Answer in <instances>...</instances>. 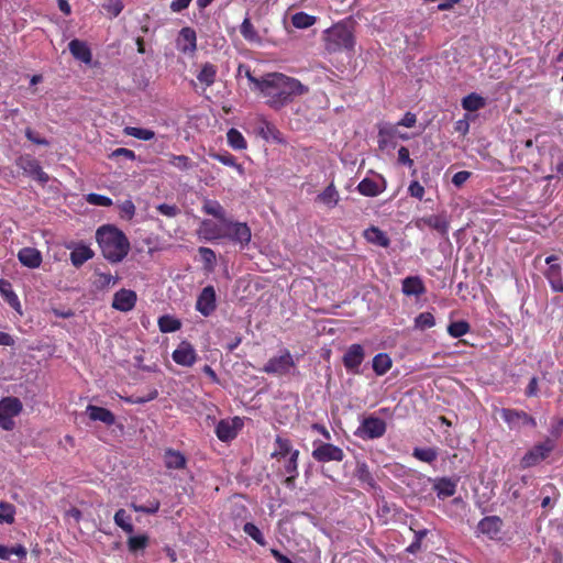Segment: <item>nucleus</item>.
<instances>
[{"instance_id":"obj_6","label":"nucleus","mask_w":563,"mask_h":563,"mask_svg":"<svg viewBox=\"0 0 563 563\" xmlns=\"http://www.w3.org/2000/svg\"><path fill=\"white\" fill-rule=\"evenodd\" d=\"M296 367V362L289 350L284 349L278 356L271 357L263 367V372L269 375L285 376Z\"/></svg>"},{"instance_id":"obj_9","label":"nucleus","mask_w":563,"mask_h":563,"mask_svg":"<svg viewBox=\"0 0 563 563\" xmlns=\"http://www.w3.org/2000/svg\"><path fill=\"white\" fill-rule=\"evenodd\" d=\"M224 224V239H229L242 246L247 245L251 241L252 233L250 227L245 222H234L227 219Z\"/></svg>"},{"instance_id":"obj_8","label":"nucleus","mask_w":563,"mask_h":563,"mask_svg":"<svg viewBox=\"0 0 563 563\" xmlns=\"http://www.w3.org/2000/svg\"><path fill=\"white\" fill-rule=\"evenodd\" d=\"M15 163L24 174L37 180L42 185H45L49 180L48 175L42 169L40 162L35 157L29 154L21 155L18 157Z\"/></svg>"},{"instance_id":"obj_60","label":"nucleus","mask_w":563,"mask_h":563,"mask_svg":"<svg viewBox=\"0 0 563 563\" xmlns=\"http://www.w3.org/2000/svg\"><path fill=\"white\" fill-rule=\"evenodd\" d=\"M298 459H299V451L295 450L294 452H291V455L289 456L288 461L286 462V464L284 466L285 472L288 475H299Z\"/></svg>"},{"instance_id":"obj_32","label":"nucleus","mask_w":563,"mask_h":563,"mask_svg":"<svg viewBox=\"0 0 563 563\" xmlns=\"http://www.w3.org/2000/svg\"><path fill=\"white\" fill-rule=\"evenodd\" d=\"M423 222L431 229L439 232L442 236H446L450 222L448 221L445 216L442 214H431L423 219Z\"/></svg>"},{"instance_id":"obj_49","label":"nucleus","mask_w":563,"mask_h":563,"mask_svg":"<svg viewBox=\"0 0 563 563\" xmlns=\"http://www.w3.org/2000/svg\"><path fill=\"white\" fill-rule=\"evenodd\" d=\"M413 325L415 329L420 331L430 329L435 325L434 316L429 311L421 312L415 318Z\"/></svg>"},{"instance_id":"obj_44","label":"nucleus","mask_w":563,"mask_h":563,"mask_svg":"<svg viewBox=\"0 0 563 563\" xmlns=\"http://www.w3.org/2000/svg\"><path fill=\"white\" fill-rule=\"evenodd\" d=\"M240 33L250 43H258L261 41L257 31L255 30L254 25L251 22V19L246 16L241 26H240Z\"/></svg>"},{"instance_id":"obj_61","label":"nucleus","mask_w":563,"mask_h":563,"mask_svg":"<svg viewBox=\"0 0 563 563\" xmlns=\"http://www.w3.org/2000/svg\"><path fill=\"white\" fill-rule=\"evenodd\" d=\"M563 431V418L559 419L556 423L551 426L550 429V435L547 437L544 440H552L553 441V448H556L558 440L560 439Z\"/></svg>"},{"instance_id":"obj_62","label":"nucleus","mask_w":563,"mask_h":563,"mask_svg":"<svg viewBox=\"0 0 563 563\" xmlns=\"http://www.w3.org/2000/svg\"><path fill=\"white\" fill-rule=\"evenodd\" d=\"M103 8L112 16H118L122 12L124 5L121 0H106V2L103 3Z\"/></svg>"},{"instance_id":"obj_40","label":"nucleus","mask_w":563,"mask_h":563,"mask_svg":"<svg viewBox=\"0 0 563 563\" xmlns=\"http://www.w3.org/2000/svg\"><path fill=\"white\" fill-rule=\"evenodd\" d=\"M275 445L276 450L272 453V457L274 459H280L285 457L287 455H291V452H294L296 449H292L291 441L286 438H282L279 435L275 439Z\"/></svg>"},{"instance_id":"obj_21","label":"nucleus","mask_w":563,"mask_h":563,"mask_svg":"<svg viewBox=\"0 0 563 563\" xmlns=\"http://www.w3.org/2000/svg\"><path fill=\"white\" fill-rule=\"evenodd\" d=\"M401 291L406 296L420 297L426 294L427 289L421 277L408 276L401 282Z\"/></svg>"},{"instance_id":"obj_39","label":"nucleus","mask_w":563,"mask_h":563,"mask_svg":"<svg viewBox=\"0 0 563 563\" xmlns=\"http://www.w3.org/2000/svg\"><path fill=\"white\" fill-rule=\"evenodd\" d=\"M227 142L229 146L235 151H242L247 147V142L243 134L234 128H231L227 132Z\"/></svg>"},{"instance_id":"obj_52","label":"nucleus","mask_w":563,"mask_h":563,"mask_svg":"<svg viewBox=\"0 0 563 563\" xmlns=\"http://www.w3.org/2000/svg\"><path fill=\"white\" fill-rule=\"evenodd\" d=\"M95 276L93 285L97 289H106L118 282V277L112 276L110 273L96 272Z\"/></svg>"},{"instance_id":"obj_48","label":"nucleus","mask_w":563,"mask_h":563,"mask_svg":"<svg viewBox=\"0 0 563 563\" xmlns=\"http://www.w3.org/2000/svg\"><path fill=\"white\" fill-rule=\"evenodd\" d=\"M450 336L457 339L471 331V325L465 320L453 321L448 325L446 329Z\"/></svg>"},{"instance_id":"obj_33","label":"nucleus","mask_w":563,"mask_h":563,"mask_svg":"<svg viewBox=\"0 0 563 563\" xmlns=\"http://www.w3.org/2000/svg\"><path fill=\"white\" fill-rule=\"evenodd\" d=\"M384 189L385 185L379 187L375 180L367 177L362 179L357 185V191L365 197H376L383 192Z\"/></svg>"},{"instance_id":"obj_53","label":"nucleus","mask_w":563,"mask_h":563,"mask_svg":"<svg viewBox=\"0 0 563 563\" xmlns=\"http://www.w3.org/2000/svg\"><path fill=\"white\" fill-rule=\"evenodd\" d=\"M15 515V507L7 501H0V523H13Z\"/></svg>"},{"instance_id":"obj_24","label":"nucleus","mask_w":563,"mask_h":563,"mask_svg":"<svg viewBox=\"0 0 563 563\" xmlns=\"http://www.w3.org/2000/svg\"><path fill=\"white\" fill-rule=\"evenodd\" d=\"M163 459L167 470H184L187 465L186 456L180 451L172 448L164 451Z\"/></svg>"},{"instance_id":"obj_13","label":"nucleus","mask_w":563,"mask_h":563,"mask_svg":"<svg viewBox=\"0 0 563 563\" xmlns=\"http://www.w3.org/2000/svg\"><path fill=\"white\" fill-rule=\"evenodd\" d=\"M217 308V295L214 287L209 285L206 286L199 294L196 301V309L203 317H209L214 312Z\"/></svg>"},{"instance_id":"obj_55","label":"nucleus","mask_w":563,"mask_h":563,"mask_svg":"<svg viewBox=\"0 0 563 563\" xmlns=\"http://www.w3.org/2000/svg\"><path fill=\"white\" fill-rule=\"evenodd\" d=\"M205 265V269L212 271L216 264V253L209 247L201 246L198 250Z\"/></svg>"},{"instance_id":"obj_20","label":"nucleus","mask_w":563,"mask_h":563,"mask_svg":"<svg viewBox=\"0 0 563 563\" xmlns=\"http://www.w3.org/2000/svg\"><path fill=\"white\" fill-rule=\"evenodd\" d=\"M86 412L88 413L89 419L91 421H101L108 427L115 423L114 413L107 408L95 405H88L86 408Z\"/></svg>"},{"instance_id":"obj_51","label":"nucleus","mask_w":563,"mask_h":563,"mask_svg":"<svg viewBox=\"0 0 563 563\" xmlns=\"http://www.w3.org/2000/svg\"><path fill=\"white\" fill-rule=\"evenodd\" d=\"M412 456L417 460L426 463H433L438 457V451L433 448H415L412 452Z\"/></svg>"},{"instance_id":"obj_63","label":"nucleus","mask_w":563,"mask_h":563,"mask_svg":"<svg viewBox=\"0 0 563 563\" xmlns=\"http://www.w3.org/2000/svg\"><path fill=\"white\" fill-rule=\"evenodd\" d=\"M156 210L167 218H175L180 213V209L176 205L161 203Z\"/></svg>"},{"instance_id":"obj_22","label":"nucleus","mask_w":563,"mask_h":563,"mask_svg":"<svg viewBox=\"0 0 563 563\" xmlns=\"http://www.w3.org/2000/svg\"><path fill=\"white\" fill-rule=\"evenodd\" d=\"M456 487L457 481L450 477H439L433 484V490L440 499L452 497L456 493Z\"/></svg>"},{"instance_id":"obj_10","label":"nucleus","mask_w":563,"mask_h":563,"mask_svg":"<svg viewBox=\"0 0 563 563\" xmlns=\"http://www.w3.org/2000/svg\"><path fill=\"white\" fill-rule=\"evenodd\" d=\"M545 263L548 264V269L545 271L544 276L548 279L552 290L556 292H563V272L561 265L559 264V257L555 255H550L545 258Z\"/></svg>"},{"instance_id":"obj_45","label":"nucleus","mask_w":563,"mask_h":563,"mask_svg":"<svg viewBox=\"0 0 563 563\" xmlns=\"http://www.w3.org/2000/svg\"><path fill=\"white\" fill-rule=\"evenodd\" d=\"M168 157H169L168 163L172 166H174L175 168H177L178 170L187 172L195 167V163L187 155L169 154Z\"/></svg>"},{"instance_id":"obj_3","label":"nucleus","mask_w":563,"mask_h":563,"mask_svg":"<svg viewBox=\"0 0 563 563\" xmlns=\"http://www.w3.org/2000/svg\"><path fill=\"white\" fill-rule=\"evenodd\" d=\"M324 49L329 54L341 52L353 53L355 36L352 25L347 22H339L327 29L322 36Z\"/></svg>"},{"instance_id":"obj_29","label":"nucleus","mask_w":563,"mask_h":563,"mask_svg":"<svg viewBox=\"0 0 563 563\" xmlns=\"http://www.w3.org/2000/svg\"><path fill=\"white\" fill-rule=\"evenodd\" d=\"M69 52L71 55L86 64L91 62L92 55L88 45L80 40H71L68 44Z\"/></svg>"},{"instance_id":"obj_47","label":"nucleus","mask_w":563,"mask_h":563,"mask_svg":"<svg viewBox=\"0 0 563 563\" xmlns=\"http://www.w3.org/2000/svg\"><path fill=\"white\" fill-rule=\"evenodd\" d=\"M355 476L360 482L367 484L372 488L375 487V479L365 462H357Z\"/></svg>"},{"instance_id":"obj_5","label":"nucleus","mask_w":563,"mask_h":563,"mask_svg":"<svg viewBox=\"0 0 563 563\" xmlns=\"http://www.w3.org/2000/svg\"><path fill=\"white\" fill-rule=\"evenodd\" d=\"M552 440H543L529 449L520 460V467L526 470L539 465L554 451Z\"/></svg>"},{"instance_id":"obj_36","label":"nucleus","mask_w":563,"mask_h":563,"mask_svg":"<svg viewBox=\"0 0 563 563\" xmlns=\"http://www.w3.org/2000/svg\"><path fill=\"white\" fill-rule=\"evenodd\" d=\"M217 73V67L213 64L205 63L197 75V79L206 87H210L216 81Z\"/></svg>"},{"instance_id":"obj_14","label":"nucleus","mask_w":563,"mask_h":563,"mask_svg":"<svg viewBox=\"0 0 563 563\" xmlns=\"http://www.w3.org/2000/svg\"><path fill=\"white\" fill-rule=\"evenodd\" d=\"M504 521L498 516H487L479 520L477 531L490 540H500Z\"/></svg>"},{"instance_id":"obj_58","label":"nucleus","mask_w":563,"mask_h":563,"mask_svg":"<svg viewBox=\"0 0 563 563\" xmlns=\"http://www.w3.org/2000/svg\"><path fill=\"white\" fill-rule=\"evenodd\" d=\"M157 396H158L157 389L153 388L145 396L131 395V396L124 397L123 400L125 402L132 404V405H134V404H145V402H148L151 400L156 399Z\"/></svg>"},{"instance_id":"obj_46","label":"nucleus","mask_w":563,"mask_h":563,"mask_svg":"<svg viewBox=\"0 0 563 563\" xmlns=\"http://www.w3.org/2000/svg\"><path fill=\"white\" fill-rule=\"evenodd\" d=\"M317 22L314 15H310L303 11L297 12L291 16V23L296 29H308Z\"/></svg>"},{"instance_id":"obj_19","label":"nucleus","mask_w":563,"mask_h":563,"mask_svg":"<svg viewBox=\"0 0 563 563\" xmlns=\"http://www.w3.org/2000/svg\"><path fill=\"white\" fill-rule=\"evenodd\" d=\"M177 47L184 54H192L197 49L196 31L189 26L183 27L177 38Z\"/></svg>"},{"instance_id":"obj_27","label":"nucleus","mask_w":563,"mask_h":563,"mask_svg":"<svg viewBox=\"0 0 563 563\" xmlns=\"http://www.w3.org/2000/svg\"><path fill=\"white\" fill-rule=\"evenodd\" d=\"M0 295L12 309H14L19 313H22V306L19 300V297L14 292L12 285L9 280L0 279Z\"/></svg>"},{"instance_id":"obj_43","label":"nucleus","mask_w":563,"mask_h":563,"mask_svg":"<svg viewBox=\"0 0 563 563\" xmlns=\"http://www.w3.org/2000/svg\"><path fill=\"white\" fill-rule=\"evenodd\" d=\"M128 549L131 553H136L146 549L150 544V538L147 534L131 536L128 539Z\"/></svg>"},{"instance_id":"obj_59","label":"nucleus","mask_w":563,"mask_h":563,"mask_svg":"<svg viewBox=\"0 0 563 563\" xmlns=\"http://www.w3.org/2000/svg\"><path fill=\"white\" fill-rule=\"evenodd\" d=\"M86 200L90 205L100 206V207H110L113 203L111 198L103 196V195L93 194V192L87 195Z\"/></svg>"},{"instance_id":"obj_37","label":"nucleus","mask_w":563,"mask_h":563,"mask_svg":"<svg viewBox=\"0 0 563 563\" xmlns=\"http://www.w3.org/2000/svg\"><path fill=\"white\" fill-rule=\"evenodd\" d=\"M393 366V361L387 353H378L373 358V371L376 375H385Z\"/></svg>"},{"instance_id":"obj_42","label":"nucleus","mask_w":563,"mask_h":563,"mask_svg":"<svg viewBox=\"0 0 563 563\" xmlns=\"http://www.w3.org/2000/svg\"><path fill=\"white\" fill-rule=\"evenodd\" d=\"M158 328L163 333H172L181 328V322L173 316L164 314L158 319Z\"/></svg>"},{"instance_id":"obj_4","label":"nucleus","mask_w":563,"mask_h":563,"mask_svg":"<svg viewBox=\"0 0 563 563\" xmlns=\"http://www.w3.org/2000/svg\"><path fill=\"white\" fill-rule=\"evenodd\" d=\"M386 431H387L386 421L379 417L369 415L362 419L360 426L354 431V435L364 441H368V440H375V439H379V438L384 437Z\"/></svg>"},{"instance_id":"obj_34","label":"nucleus","mask_w":563,"mask_h":563,"mask_svg":"<svg viewBox=\"0 0 563 563\" xmlns=\"http://www.w3.org/2000/svg\"><path fill=\"white\" fill-rule=\"evenodd\" d=\"M461 104L464 110L474 112L486 106V99L476 92H471L462 99Z\"/></svg>"},{"instance_id":"obj_64","label":"nucleus","mask_w":563,"mask_h":563,"mask_svg":"<svg viewBox=\"0 0 563 563\" xmlns=\"http://www.w3.org/2000/svg\"><path fill=\"white\" fill-rule=\"evenodd\" d=\"M408 192L411 197L422 200L424 188L418 180H412L408 187Z\"/></svg>"},{"instance_id":"obj_30","label":"nucleus","mask_w":563,"mask_h":563,"mask_svg":"<svg viewBox=\"0 0 563 563\" xmlns=\"http://www.w3.org/2000/svg\"><path fill=\"white\" fill-rule=\"evenodd\" d=\"M364 238L368 243L382 246V247H388L390 244L389 238L386 235L384 231H382L377 227H371L364 231Z\"/></svg>"},{"instance_id":"obj_54","label":"nucleus","mask_w":563,"mask_h":563,"mask_svg":"<svg viewBox=\"0 0 563 563\" xmlns=\"http://www.w3.org/2000/svg\"><path fill=\"white\" fill-rule=\"evenodd\" d=\"M243 531L245 534H247L250 538H252L257 544H260L262 547H264L266 544V541H265V538H264L262 531L253 522H246L243 526Z\"/></svg>"},{"instance_id":"obj_38","label":"nucleus","mask_w":563,"mask_h":563,"mask_svg":"<svg viewBox=\"0 0 563 563\" xmlns=\"http://www.w3.org/2000/svg\"><path fill=\"white\" fill-rule=\"evenodd\" d=\"M114 523L120 527L125 533L132 534L134 532V526L132 523V517L125 509L120 508L115 511L113 517Z\"/></svg>"},{"instance_id":"obj_18","label":"nucleus","mask_w":563,"mask_h":563,"mask_svg":"<svg viewBox=\"0 0 563 563\" xmlns=\"http://www.w3.org/2000/svg\"><path fill=\"white\" fill-rule=\"evenodd\" d=\"M136 301L137 295L134 290L122 288L114 294L112 308L121 312H129L134 309Z\"/></svg>"},{"instance_id":"obj_35","label":"nucleus","mask_w":563,"mask_h":563,"mask_svg":"<svg viewBox=\"0 0 563 563\" xmlns=\"http://www.w3.org/2000/svg\"><path fill=\"white\" fill-rule=\"evenodd\" d=\"M209 156L225 166L233 167L240 175H244V167L236 162L235 156H233L231 153L227 151L223 153L211 152Z\"/></svg>"},{"instance_id":"obj_2","label":"nucleus","mask_w":563,"mask_h":563,"mask_svg":"<svg viewBox=\"0 0 563 563\" xmlns=\"http://www.w3.org/2000/svg\"><path fill=\"white\" fill-rule=\"evenodd\" d=\"M96 241L102 256L111 264L122 262L131 249L125 233L114 224L99 227L96 231Z\"/></svg>"},{"instance_id":"obj_50","label":"nucleus","mask_w":563,"mask_h":563,"mask_svg":"<svg viewBox=\"0 0 563 563\" xmlns=\"http://www.w3.org/2000/svg\"><path fill=\"white\" fill-rule=\"evenodd\" d=\"M123 133L128 136H133L142 141H150L155 136L154 131L136 126H125L123 129Z\"/></svg>"},{"instance_id":"obj_28","label":"nucleus","mask_w":563,"mask_h":563,"mask_svg":"<svg viewBox=\"0 0 563 563\" xmlns=\"http://www.w3.org/2000/svg\"><path fill=\"white\" fill-rule=\"evenodd\" d=\"M93 256L95 252L88 245L79 243L70 252V262L75 267L79 268Z\"/></svg>"},{"instance_id":"obj_12","label":"nucleus","mask_w":563,"mask_h":563,"mask_svg":"<svg viewBox=\"0 0 563 563\" xmlns=\"http://www.w3.org/2000/svg\"><path fill=\"white\" fill-rule=\"evenodd\" d=\"M408 140V134H402L397 130V125L384 124L378 129V147L385 150L388 147L395 148L397 139Z\"/></svg>"},{"instance_id":"obj_41","label":"nucleus","mask_w":563,"mask_h":563,"mask_svg":"<svg viewBox=\"0 0 563 563\" xmlns=\"http://www.w3.org/2000/svg\"><path fill=\"white\" fill-rule=\"evenodd\" d=\"M202 211L206 214L212 216L220 220L222 223L227 221L225 210L217 200H207L202 206Z\"/></svg>"},{"instance_id":"obj_26","label":"nucleus","mask_w":563,"mask_h":563,"mask_svg":"<svg viewBox=\"0 0 563 563\" xmlns=\"http://www.w3.org/2000/svg\"><path fill=\"white\" fill-rule=\"evenodd\" d=\"M199 233L207 241L224 239V225L221 227L211 220H203Z\"/></svg>"},{"instance_id":"obj_57","label":"nucleus","mask_w":563,"mask_h":563,"mask_svg":"<svg viewBox=\"0 0 563 563\" xmlns=\"http://www.w3.org/2000/svg\"><path fill=\"white\" fill-rule=\"evenodd\" d=\"M131 507L136 512H143V514H147V515H153V514H156L159 510L161 503H159L158 499L154 498V499L150 500L147 503V505H136V504L133 503V504H131Z\"/></svg>"},{"instance_id":"obj_31","label":"nucleus","mask_w":563,"mask_h":563,"mask_svg":"<svg viewBox=\"0 0 563 563\" xmlns=\"http://www.w3.org/2000/svg\"><path fill=\"white\" fill-rule=\"evenodd\" d=\"M316 200L332 209L339 203L340 194L336 190L334 184L331 183L322 192L317 196Z\"/></svg>"},{"instance_id":"obj_7","label":"nucleus","mask_w":563,"mask_h":563,"mask_svg":"<svg viewBox=\"0 0 563 563\" xmlns=\"http://www.w3.org/2000/svg\"><path fill=\"white\" fill-rule=\"evenodd\" d=\"M312 457L319 463L342 462L345 457L343 450L329 442H313Z\"/></svg>"},{"instance_id":"obj_16","label":"nucleus","mask_w":563,"mask_h":563,"mask_svg":"<svg viewBox=\"0 0 563 563\" xmlns=\"http://www.w3.org/2000/svg\"><path fill=\"white\" fill-rule=\"evenodd\" d=\"M364 357V347L358 343L352 344L349 346V349L343 355V365L347 372L356 374L358 373L360 366L363 363Z\"/></svg>"},{"instance_id":"obj_56","label":"nucleus","mask_w":563,"mask_h":563,"mask_svg":"<svg viewBox=\"0 0 563 563\" xmlns=\"http://www.w3.org/2000/svg\"><path fill=\"white\" fill-rule=\"evenodd\" d=\"M120 217L124 220H132L135 216V205L131 199L118 203Z\"/></svg>"},{"instance_id":"obj_11","label":"nucleus","mask_w":563,"mask_h":563,"mask_svg":"<svg viewBox=\"0 0 563 563\" xmlns=\"http://www.w3.org/2000/svg\"><path fill=\"white\" fill-rule=\"evenodd\" d=\"M500 417L510 428H515L520 423L531 428L537 427L536 419L523 410L503 408Z\"/></svg>"},{"instance_id":"obj_1","label":"nucleus","mask_w":563,"mask_h":563,"mask_svg":"<svg viewBox=\"0 0 563 563\" xmlns=\"http://www.w3.org/2000/svg\"><path fill=\"white\" fill-rule=\"evenodd\" d=\"M260 92L266 99V104L274 110H280L291 103L296 97L309 91L298 79L282 73H269L261 78Z\"/></svg>"},{"instance_id":"obj_15","label":"nucleus","mask_w":563,"mask_h":563,"mask_svg":"<svg viewBox=\"0 0 563 563\" xmlns=\"http://www.w3.org/2000/svg\"><path fill=\"white\" fill-rule=\"evenodd\" d=\"M243 422L239 417L231 420L222 419L216 427V434L222 442L233 440L238 435V431L242 428Z\"/></svg>"},{"instance_id":"obj_23","label":"nucleus","mask_w":563,"mask_h":563,"mask_svg":"<svg viewBox=\"0 0 563 563\" xmlns=\"http://www.w3.org/2000/svg\"><path fill=\"white\" fill-rule=\"evenodd\" d=\"M18 258L23 266L37 268L42 264V254L37 249L23 247L18 253Z\"/></svg>"},{"instance_id":"obj_17","label":"nucleus","mask_w":563,"mask_h":563,"mask_svg":"<svg viewBox=\"0 0 563 563\" xmlns=\"http://www.w3.org/2000/svg\"><path fill=\"white\" fill-rule=\"evenodd\" d=\"M172 357L176 364L190 367L196 363L198 355L190 342L181 341Z\"/></svg>"},{"instance_id":"obj_25","label":"nucleus","mask_w":563,"mask_h":563,"mask_svg":"<svg viewBox=\"0 0 563 563\" xmlns=\"http://www.w3.org/2000/svg\"><path fill=\"white\" fill-rule=\"evenodd\" d=\"M23 409L22 401L16 397H4L0 400V412L7 417V420H12L21 413Z\"/></svg>"}]
</instances>
